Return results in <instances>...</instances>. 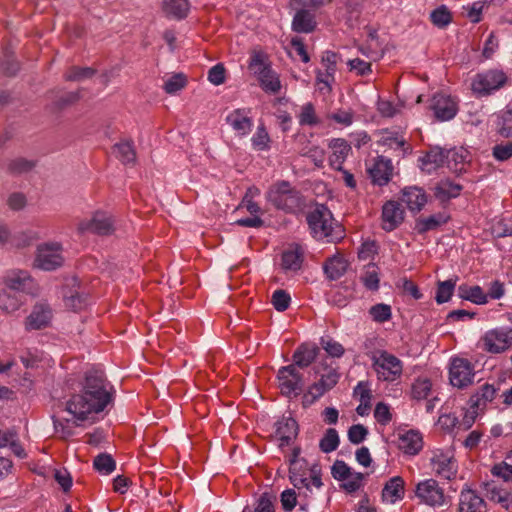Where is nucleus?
<instances>
[{
  "instance_id": "nucleus-39",
  "label": "nucleus",
  "mask_w": 512,
  "mask_h": 512,
  "mask_svg": "<svg viewBox=\"0 0 512 512\" xmlns=\"http://www.w3.org/2000/svg\"><path fill=\"white\" fill-rule=\"evenodd\" d=\"M39 239L37 232L33 230L19 231L12 234V248H25Z\"/></svg>"
},
{
  "instance_id": "nucleus-61",
  "label": "nucleus",
  "mask_w": 512,
  "mask_h": 512,
  "mask_svg": "<svg viewBox=\"0 0 512 512\" xmlns=\"http://www.w3.org/2000/svg\"><path fill=\"white\" fill-rule=\"evenodd\" d=\"M329 119L343 126H350L353 123L354 112L352 110L339 109L328 116Z\"/></svg>"
},
{
  "instance_id": "nucleus-58",
  "label": "nucleus",
  "mask_w": 512,
  "mask_h": 512,
  "mask_svg": "<svg viewBox=\"0 0 512 512\" xmlns=\"http://www.w3.org/2000/svg\"><path fill=\"white\" fill-rule=\"evenodd\" d=\"M491 473L493 476L503 479L504 484H508L509 481H512V464L507 462L496 464L491 469Z\"/></svg>"
},
{
  "instance_id": "nucleus-22",
  "label": "nucleus",
  "mask_w": 512,
  "mask_h": 512,
  "mask_svg": "<svg viewBox=\"0 0 512 512\" xmlns=\"http://www.w3.org/2000/svg\"><path fill=\"white\" fill-rule=\"evenodd\" d=\"M52 312L49 306L37 304L25 321L26 330H39L47 327L51 321Z\"/></svg>"
},
{
  "instance_id": "nucleus-45",
  "label": "nucleus",
  "mask_w": 512,
  "mask_h": 512,
  "mask_svg": "<svg viewBox=\"0 0 512 512\" xmlns=\"http://www.w3.org/2000/svg\"><path fill=\"white\" fill-rule=\"evenodd\" d=\"M298 120L301 126H314L320 122L312 103H306L301 107Z\"/></svg>"
},
{
  "instance_id": "nucleus-35",
  "label": "nucleus",
  "mask_w": 512,
  "mask_h": 512,
  "mask_svg": "<svg viewBox=\"0 0 512 512\" xmlns=\"http://www.w3.org/2000/svg\"><path fill=\"white\" fill-rule=\"evenodd\" d=\"M303 261V255L298 246L290 248L283 252L282 266L285 270L296 271L300 269Z\"/></svg>"
},
{
  "instance_id": "nucleus-20",
  "label": "nucleus",
  "mask_w": 512,
  "mask_h": 512,
  "mask_svg": "<svg viewBox=\"0 0 512 512\" xmlns=\"http://www.w3.org/2000/svg\"><path fill=\"white\" fill-rule=\"evenodd\" d=\"M249 114V109H235L227 115L226 122L239 136H246L253 127V121Z\"/></svg>"
},
{
  "instance_id": "nucleus-55",
  "label": "nucleus",
  "mask_w": 512,
  "mask_h": 512,
  "mask_svg": "<svg viewBox=\"0 0 512 512\" xmlns=\"http://www.w3.org/2000/svg\"><path fill=\"white\" fill-rule=\"evenodd\" d=\"M327 391H329V389L326 388V386L319 380L309 387L307 393L304 395V402L312 404L322 397Z\"/></svg>"
},
{
  "instance_id": "nucleus-54",
  "label": "nucleus",
  "mask_w": 512,
  "mask_h": 512,
  "mask_svg": "<svg viewBox=\"0 0 512 512\" xmlns=\"http://www.w3.org/2000/svg\"><path fill=\"white\" fill-rule=\"evenodd\" d=\"M187 80L183 74L171 76L164 84V90L168 94H174L186 86Z\"/></svg>"
},
{
  "instance_id": "nucleus-23",
  "label": "nucleus",
  "mask_w": 512,
  "mask_h": 512,
  "mask_svg": "<svg viewBox=\"0 0 512 512\" xmlns=\"http://www.w3.org/2000/svg\"><path fill=\"white\" fill-rule=\"evenodd\" d=\"M405 482L402 477L394 476L390 478L382 489V501L388 504H394L404 498Z\"/></svg>"
},
{
  "instance_id": "nucleus-24",
  "label": "nucleus",
  "mask_w": 512,
  "mask_h": 512,
  "mask_svg": "<svg viewBox=\"0 0 512 512\" xmlns=\"http://www.w3.org/2000/svg\"><path fill=\"white\" fill-rule=\"evenodd\" d=\"M329 148L332 151L329 156V165L335 170H341L343 163L351 152V146L345 139L336 138L329 142Z\"/></svg>"
},
{
  "instance_id": "nucleus-38",
  "label": "nucleus",
  "mask_w": 512,
  "mask_h": 512,
  "mask_svg": "<svg viewBox=\"0 0 512 512\" xmlns=\"http://www.w3.org/2000/svg\"><path fill=\"white\" fill-rule=\"evenodd\" d=\"M462 187L450 180H442L436 186V196L441 200L457 197Z\"/></svg>"
},
{
  "instance_id": "nucleus-7",
  "label": "nucleus",
  "mask_w": 512,
  "mask_h": 512,
  "mask_svg": "<svg viewBox=\"0 0 512 512\" xmlns=\"http://www.w3.org/2000/svg\"><path fill=\"white\" fill-rule=\"evenodd\" d=\"M64 262L62 255V246L57 242H48L40 244L37 247V253L34 260V266L51 271L60 267Z\"/></svg>"
},
{
  "instance_id": "nucleus-30",
  "label": "nucleus",
  "mask_w": 512,
  "mask_h": 512,
  "mask_svg": "<svg viewBox=\"0 0 512 512\" xmlns=\"http://www.w3.org/2000/svg\"><path fill=\"white\" fill-rule=\"evenodd\" d=\"M190 4L188 0H164L163 11L166 16L180 20L188 15Z\"/></svg>"
},
{
  "instance_id": "nucleus-3",
  "label": "nucleus",
  "mask_w": 512,
  "mask_h": 512,
  "mask_svg": "<svg viewBox=\"0 0 512 512\" xmlns=\"http://www.w3.org/2000/svg\"><path fill=\"white\" fill-rule=\"evenodd\" d=\"M266 199L275 208L288 213L296 212L303 204L300 192L287 181L274 183L267 191Z\"/></svg>"
},
{
  "instance_id": "nucleus-49",
  "label": "nucleus",
  "mask_w": 512,
  "mask_h": 512,
  "mask_svg": "<svg viewBox=\"0 0 512 512\" xmlns=\"http://www.w3.org/2000/svg\"><path fill=\"white\" fill-rule=\"evenodd\" d=\"M74 423V419L71 420H60L55 419L54 420V429L55 433L61 438V439H68L74 434V428L77 427Z\"/></svg>"
},
{
  "instance_id": "nucleus-6",
  "label": "nucleus",
  "mask_w": 512,
  "mask_h": 512,
  "mask_svg": "<svg viewBox=\"0 0 512 512\" xmlns=\"http://www.w3.org/2000/svg\"><path fill=\"white\" fill-rule=\"evenodd\" d=\"M414 495L420 504L431 507L442 506L445 502L444 489L433 478L419 481L415 485Z\"/></svg>"
},
{
  "instance_id": "nucleus-15",
  "label": "nucleus",
  "mask_w": 512,
  "mask_h": 512,
  "mask_svg": "<svg viewBox=\"0 0 512 512\" xmlns=\"http://www.w3.org/2000/svg\"><path fill=\"white\" fill-rule=\"evenodd\" d=\"M430 108L440 121H447L455 117L458 111L457 103L450 96L439 93L433 96Z\"/></svg>"
},
{
  "instance_id": "nucleus-29",
  "label": "nucleus",
  "mask_w": 512,
  "mask_h": 512,
  "mask_svg": "<svg viewBox=\"0 0 512 512\" xmlns=\"http://www.w3.org/2000/svg\"><path fill=\"white\" fill-rule=\"evenodd\" d=\"M347 261L339 255L328 258L324 264V272L330 280L339 279L347 270Z\"/></svg>"
},
{
  "instance_id": "nucleus-48",
  "label": "nucleus",
  "mask_w": 512,
  "mask_h": 512,
  "mask_svg": "<svg viewBox=\"0 0 512 512\" xmlns=\"http://www.w3.org/2000/svg\"><path fill=\"white\" fill-rule=\"evenodd\" d=\"M369 314L375 322L383 323L389 321L392 317L390 305L380 303L369 309Z\"/></svg>"
},
{
  "instance_id": "nucleus-18",
  "label": "nucleus",
  "mask_w": 512,
  "mask_h": 512,
  "mask_svg": "<svg viewBox=\"0 0 512 512\" xmlns=\"http://www.w3.org/2000/svg\"><path fill=\"white\" fill-rule=\"evenodd\" d=\"M393 166L390 159L384 156H378L368 167V173L374 184L379 186L386 185L392 176Z\"/></svg>"
},
{
  "instance_id": "nucleus-11",
  "label": "nucleus",
  "mask_w": 512,
  "mask_h": 512,
  "mask_svg": "<svg viewBox=\"0 0 512 512\" xmlns=\"http://www.w3.org/2000/svg\"><path fill=\"white\" fill-rule=\"evenodd\" d=\"M475 376L474 366L465 358L451 359L449 367L450 383L457 388H465L473 383Z\"/></svg>"
},
{
  "instance_id": "nucleus-27",
  "label": "nucleus",
  "mask_w": 512,
  "mask_h": 512,
  "mask_svg": "<svg viewBox=\"0 0 512 512\" xmlns=\"http://www.w3.org/2000/svg\"><path fill=\"white\" fill-rule=\"evenodd\" d=\"M318 351V347H316L315 345H300L293 354V365H295L296 368L308 367L317 357Z\"/></svg>"
},
{
  "instance_id": "nucleus-57",
  "label": "nucleus",
  "mask_w": 512,
  "mask_h": 512,
  "mask_svg": "<svg viewBox=\"0 0 512 512\" xmlns=\"http://www.w3.org/2000/svg\"><path fill=\"white\" fill-rule=\"evenodd\" d=\"M364 474L360 472L351 471V475L343 480L342 487L349 493H353L360 489L363 485Z\"/></svg>"
},
{
  "instance_id": "nucleus-40",
  "label": "nucleus",
  "mask_w": 512,
  "mask_h": 512,
  "mask_svg": "<svg viewBox=\"0 0 512 512\" xmlns=\"http://www.w3.org/2000/svg\"><path fill=\"white\" fill-rule=\"evenodd\" d=\"M21 306V301L12 290H3L0 293V309L12 313L18 310Z\"/></svg>"
},
{
  "instance_id": "nucleus-32",
  "label": "nucleus",
  "mask_w": 512,
  "mask_h": 512,
  "mask_svg": "<svg viewBox=\"0 0 512 512\" xmlns=\"http://www.w3.org/2000/svg\"><path fill=\"white\" fill-rule=\"evenodd\" d=\"M360 282L370 291L379 289L380 277L379 268L374 263L366 265L359 276Z\"/></svg>"
},
{
  "instance_id": "nucleus-5",
  "label": "nucleus",
  "mask_w": 512,
  "mask_h": 512,
  "mask_svg": "<svg viewBox=\"0 0 512 512\" xmlns=\"http://www.w3.org/2000/svg\"><path fill=\"white\" fill-rule=\"evenodd\" d=\"M250 70L257 77L261 88L271 94H276L281 89L279 77L270 66L265 64L261 54H254L249 64Z\"/></svg>"
},
{
  "instance_id": "nucleus-41",
  "label": "nucleus",
  "mask_w": 512,
  "mask_h": 512,
  "mask_svg": "<svg viewBox=\"0 0 512 512\" xmlns=\"http://www.w3.org/2000/svg\"><path fill=\"white\" fill-rule=\"evenodd\" d=\"M252 146L257 151H267L270 149L271 139L263 124L257 127L256 132L251 138Z\"/></svg>"
},
{
  "instance_id": "nucleus-36",
  "label": "nucleus",
  "mask_w": 512,
  "mask_h": 512,
  "mask_svg": "<svg viewBox=\"0 0 512 512\" xmlns=\"http://www.w3.org/2000/svg\"><path fill=\"white\" fill-rule=\"evenodd\" d=\"M113 153L124 164L133 163L136 152L132 141H122L113 146Z\"/></svg>"
},
{
  "instance_id": "nucleus-19",
  "label": "nucleus",
  "mask_w": 512,
  "mask_h": 512,
  "mask_svg": "<svg viewBox=\"0 0 512 512\" xmlns=\"http://www.w3.org/2000/svg\"><path fill=\"white\" fill-rule=\"evenodd\" d=\"M404 209L401 204L396 201H388L382 208V228L385 231H393L404 220Z\"/></svg>"
},
{
  "instance_id": "nucleus-44",
  "label": "nucleus",
  "mask_w": 512,
  "mask_h": 512,
  "mask_svg": "<svg viewBox=\"0 0 512 512\" xmlns=\"http://www.w3.org/2000/svg\"><path fill=\"white\" fill-rule=\"evenodd\" d=\"M93 466L99 473L108 475L115 470L116 463L111 455L102 453L95 457Z\"/></svg>"
},
{
  "instance_id": "nucleus-50",
  "label": "nucleus",
  "mask_w": 512,
  "mask_h": 512,
  "mask_svg": "<svg viewBox=\"0 0 512 512\" xmlns=\"http://www.w3.org/2000/svg\"><path fill=\"white\" fill-rule=\"evenodd\" d=\"M320 344L322 348L330 355L331 357L340 358L344 352L345 349L339 342L335 341L331 337H322L320 340Z\"/></svg>"
},
{
  "instance_id": "nucleus-46",
  "label": "nucleus",
  "mask_w": 512,
  "mask_h": 512,
  "mask_svg": "<svg viewBox=\"0 0 512 512\" xmlns=\"http://www.w3.org/2000/svg\"><path fill=\"white\" fill-rule=\"evenodd\" d=\"M430 20L435 26L444 28L452 21V14L446 6L442 5L431 12Z\"/></svg>"
},
{
  "instance_id": "nucleus-12",
  "label": "nucleus",
  "mask_w": 512,
  "mask_h": 512,
  "mask_svg": "<svg viewBox=\"0 0 512 512\" xmlns=\"http://www.w3.org/2000/svg\"><path fill=\"white\" fill-rule=\"evenodd\" d=\"M430 464L440 477L451 480L457 474V461L452 450L436 449L432 451Z\"/></svg>"
},
{
  "instance_id": "nucleus-51",
  "label": "nucleus",
  "mask_w": 512,
  "mask_h": 512,
  "mask_svg": "<svg viewBox=\"0 0 512 512\" xmlns=\"http://www.w3.org/2000/svg\"><path fill=\"white\" fill-rule=\"evenodd\" d=\"M95 70L90 67H71L65 74V79L69 81H82L91 78Z\"/></svg>"
},
{
  "instance_id": "nucleus-1",
  "label": "nucleus",
  "mask_w": 512,
  "mask_h": 512,
  "mask_svg": "<svg viewBox=\"0 0 512 512\" xmlns=\"http://www.w3.org/2000/svg\"><path fill=\"white\" fill-rule=\"evenodd\" d=\"M102 372H89L86 375L83 389L70 397L66 402V411L80 425L84 421L94 419L111 402L112 395Z\"/></svg>"
},
{
  "instance_id": "nucleus-56",
  "label": "nucleus",
  "mask_w": 512,
  "mask_h": 512,
  "mask_svg": "<svg viewBox=\"0 0 512 512\" xmlns=\"http://www.w3.org/2000/svg\"><path fill=\"white\" fill-rule=\"evenodd\" d=\"M454 287L455 282L452 280L439 283L435 298L437 303L442 304L447 302L453 294Z\"/></svg>"
},
{
  "instance_id": "nucleus-17",
  "label": "nucleus",
  "mask_w": 512,
  "mask_h": 512,
  "mask_svg": "<svg viewBox=\"0 0 512 512\" xmlns=\"http://www.w3.org/2000/svg\"><path fill=\"white\" fill-rule=\"evenodd\" d=\"M275 437L279 441V448L284 449L292 445L298 435V424L292 417H282L275 423Z\"/></svg>"
},
{
  "instance_id": "nucleus-47",
  "label": "nucleus",
  "mask_w": 512,
  "mask_h": 512,
  "mask_svg": "<svg viewBox=\"0 0 512 512\" xmlns=\"http://www.w3.org/2000/svg\"><path fill=\"white\" fill-rule=\"evenodd\" d=\"M339 446V436L334 428H329L319 443L321 451L330 453Z\"/></svg>"
},
{
  "instance_id": "nucleus-21",
  "label": "nucleus",
  "mask_w": 512,
  "mask_h": 512,
  "mask_svg": "<svg viewBox=\"0 0 512 512\" xmlns=\"http://www.w3.org/2000/svg\"><path fill=\"white\" fill-rule=\"evenodd\" d=\"M458 512H487L484 499L472 489L462 490L459 495Z\"/></svg>"
},
{
  "instance_id": "nucleus-52",
  "label": "nucleus",
  "mask_w": 512,
  "mask_h": 512,
  "mask_svg": "<svg viewBox=\"0 0 512 512\" xmlns=\"http://www.w3.org/2000/svg\"><path fill=\"white\" fill-rule=\"evenodd\" d=\"M491 233L497 238L512 236V219H502L495 222L491 227Z\"/></svg>"
},
{
  "instance_id": "nucleus-42",
  "label": "nucleus",
  "mask_w": 512,
  "mask_h": 512,
  "mask_svg": "<svg viewBox=\"0 0 512 512\" xmlns=\"http://www.w3.org/2000/svg\"><path fill=\"white\" fill-rule=\"evenodd\" d=\"M443 223H446V218L443 215H431L425 218H420L416 223V229L422 234L436 229Z\"/></svg>"
},
{
  "instance_id": "nucleus-37",
  "label": "nucleus",
  "mask_w": 512,
  "mask_h": 512,
  "mask_svg": "<svg viewBox=\"0 0 512 512\" xmlns=\"http://www.w3.org/2000/svg\"><path fill=\"white\" fill-rule=\"evenodd\" d=\"M459 295L461 298L469 300L475 304H485L487 302V295L483 292L480 286H460Z\"/></svg>"
},
{
  "instance_id": "nucleus-26",
  "label": "nucleus",
  "mask_w": 512,
  "mask_h": 512,
  "mask_svg": "<svg viewBox=\"0 0 512 512\" xmlns=\"http://www.w3.org/2000/svg\"><path fill=\"white\" fill-rule=\"evenodd\" d=\"M399 449L405 454L416 455L423 447L422 436L419 432L410 430L399 436Z\"/></svg>"
},
{
  "instance_id": "nucleus-10",
  "label": "nucleus",
  "mask_w": 512,
  "mask_h": 512,
  "mask_svg": "<svg viewBox=\"0 0 512 512\" xmlns=\"http://www.w3.org/2000/svg\"><path fill=\"white\" fill-rule=\"evenodd\" d=\"M507 82L506 74L497 69L478 73L472 82V90L479 95H488L499 90Z\"/></svg>"
},
{
  "instance_id": "nucleus-34",
  "label": "nucleus",
  "mask_w": 512,
  "mask_h": 512,
  "mask_svg": "<svg viewBox=\"0 0 512 512\" xmlns=\"http://www.w3.org/2000/svg\"><path fill=\"white\" fill-rule=\"evenodd\" d=\"M465 151H461L458 153L455 150H450L448 152H444L443 150H433L425 156V160L427 163H434L436 166H440L443 164L445 158H452L456 162L458 158H460V162H464L466 156H464Z\"/></svg>"
},
{
  "instance_id": "nucleus-4",
  "label": "nucleus",
  "mask_w": 512,
  "mask_h": 512,
  "mask_svg": "<svg viewBox=\"0 0 512 512\" xmlns=\"http://www.w3.org/2000/svg\"><path fill=\"white\" fill-rule=\"evenodd\" d=\"M371 361L378 380L394 382L402 376V361L385 350L375 351Z\"/></svg>"
},
{
  "instance_id": "nucleus-59",
  "label": "nucleus",
  "mask_w": 512,
  "mask_h": 512,
  "mask_svg": "<svg viewBox=\"0 0 512 512\" xmlns=\"http://www.w3.org/2000/svg\"><path fill=\"white\" fill-rule=\"evenodd\" d=\"M469 408L465 410L463 414V418L461 422L459 423L460 426H462L464 429H468L472 426V424L475 422L479 411H482L483 409L481 407L473 406L470 401L468 402Z\"/></svg>"
},
{
  "instance_id": "nucleus-33",
  "label": "nucleus",
  "mask_w": 512,
  "mask_h": 512,
  "mask_svg": "<svg viewBox=\"0 0 512 512\" xmlns=\"http://www.w3.org/2000/svg\"><path fill=\"white\" fill-rule=\"evenodd\" d=\"M498 388L491 384H484L477 393L470 397L473 406L481 407L483 410L487 403L492 402L497 394Z\"/></svg>"
},
{
  "instance_id": "nucleus-25",
  "label": "nucleus",
  "mask_w": 512,
  "mask_h": 512,
  "mask_svg": "<svg viewBox=\"0 0 512 512\" xmlns=\"http://www.w3.org/2000/svg\"><path fill=\"white\" fill-rule=\"evenodd\" d=\"M317 27L315 14L301 8L296 11L292 20V30L297 33H311Z\"/></svg>"
},
{
  "instance_id": "nucleus-63",
  "label": "nucleus",
  "mask_w": 512,
  "mask_h": 512,
  "mask_svg": "<svg viewBox=\"0 0 512 512\" xmlns=\"http://www.w3.org/2000/svg\"><path fill=\"white\" fill-rule=\"evenodd\" d=\"M374 417L380 424H388L392 419L389 406L383 402L378 403L374 410Z\"/></svg>"
},
{
  "instance_id": "nucleus-14",
  "label": "nucleus",
  "mask_w": 512,
  "mask_h": 512,
  "mask_svg": "<svg viewBox=\"0 0 512 512\" xmlns=\"http://www.w3.org/2000/svg\"><path fill=\"white\" fill-rule=\"evenodd\" d=\"M486 497L501 507L508 509L512 505V488L508 484L500 483L498 480H491L484 483Z\"/></svg>"
},
{
  "instance_id": "nucleus-9",
  "label": "nucleus",
  "mask_w": 512,
  "mask_h": 512,
  "mask_svg": "<svg viewBox=\"0 0 512 512\" xmlns=\"http://www.w3.org/2000/svg\"><path fill=\"white\" fill-rule=\"evenodd\" d=\"M480 342L482 348L492 354H500L512 347V328L498 327L487 331Z\"/></svg>"
},
{
  "instance_id": "nucleus-53",
  "label": "nucleus",
  "mask_w": 512,
  "mask_h": 512,
  "mask_svg": "<svg viewBox=\"0 0 512 512\" xmlns=\"http://www.w3.org/2000/svg\"><path fill=\"white\" fill-rule=\"evenodd\" d=\"M290 301V295L284 290H276L272 294L271 302L274 308L279 312L287 310L290 305Z\"/></svg>"
},
{
  "instance_id": "nucleus-2",
  "label": "nucleus",
  "mask_w": 512,
  "mask_h": 512,
  "mask_svg": "<svg viewBox=\"0 0 512 512\" xmlns=\"http://www.w3.org/2000/svg\"><path fill=\"white\" fill-rule=\"evenodd\" d=\"M307 222L316 239L336 242L343 237L342 227L334 221L332 213L324 205L317 206L310 212Z\"/></svg>"
},
{
  "instance_id": "nucleus-64",
  "label": "nucleus",
  "mask_w": 512,
  "mask_h": 512,
  "mask_svg": "<svg viewBox=\"0 0 512 512\" xmlns=\"http://www.w3.org/2000/svg\"><path fill=\"white\" fill-rule=\"evenodd\" d=\"M499 132L504 137H512V109L503 113Z\"/></svg>"
},
{
  "instance_id": "nucleus-43",
  "label": "nucleus",
  "mask_w": 512,
  "mask_h": 512,
  "mask_svg": "<svg viewBox=\"0 0 512 512\" xmlns=\"http://www.w3.org/2000/svg\"><path fill=\"white\" fill-rule=\"evenodd\" d=\"M432 383L427 378H419L415 380L411 388V396L416 400L427 399L430 395Z\"/></svg>"
},
{
  "instance_id": "nucleus-13",
  "label": "nucleus",
  "mask_w": 512,
  "mask_h": 512,
  "mask_svg": "<svg viewBox=\"0 0 512 512\" xmlns=\"http://www.w3.org/2000/svg\"><path fill=\"white\" fill-rule=\"evenodd\" d=\"M78 230L82 233L91 232L99 235H107L113 230V221L108 214L96 212L91 219L82 220L78 224Z\"/></svg>"
},
{
  "instance_id": "nucleus-60",
  "label": "nucleus",
  "mask_w": 512,
  "mask_h": 512,
  "mask_svg": "<svg viewBox=\"0 0 512 512\" xmlns=\"http://www.w3.org/2000/svg\"><path fill=\"white\" fill-rule=\"evenodd\" d=\"M368 430L361 424L352 425L348 430V439L353 444H360L364 441Z\"/></svg>"
},
{
  "instance_id": "nucleus-31",
  "label": "nucleus",
  "mask_w": 512,
  "mask_h": 512,
  "mask_svg": "<svg viewBox=\"0 0 512 512\" xmlns=\"http://www.w3.org/2000/svg\"><path fill=\"white\" fill-rule=\"evenodd\" d=\"M4 282L6 287L12 291H23L32 282V279L27 271H12L5 278Z\"/></svg>"
},
{
  "instance_id": "nucleus-28",
  "label": "nucleus",
  "mask_w": 512,
  "mask_h": 512,
  "mask_svg": "<svg viewBox=\"0 0 512 512\" xmlns=\"http://www.w3.org/2000/svg\"><path fill=\"white\" fill-rule=\"evenodd\" d=\"M402 201L412 211H420L427 202L424 191L417 187L405 188L402 193Z\"/></svg>"
},
{
  "instance_id": "nucleus-62",
  "label": "nucleus",
  "mask_w": 512,
  "mask_h": 512,
  "mask_svg": "<svg viewBox=\"0 0 512 512\" xmlns=\"http://www.w3.org/2000/svg\"><path fill=\"white\" fill-rule=\"evenodd\" d=\"M337 54L332 51H325L322 55L321 62L325 67V73L334 76L336 72Z\"/></svg>"
},
{
  "instance_id": "nucleus-8",
  "label": "nucleus",
  "mask_w": 512,
  "mask_h": 512,
  "mask_svg": "<svg viewBox=\"0 0 512 512\" xmlns=\"http://www.w3.org/2000/svg\"><path fill=\"white\" fill-rule=\"evenodd\" d=\"M277 380L281 394L288 398L297 397L303 390V378L295 365L281 367L277 373Z\"/></svg>"
},
{
  "instance_id": "nucleus-16",
  "label": "nucleus",
  "mask_w": 512,
  "mask_h": 512,
  "mask_svg": "<svg viewBox=\"0 0 512 512\" xmlns=\"http://www.w3.org/2000/svg\"><path fill=\"white\" fill-rule=\"evenodd\" d=\"M62 294L65 306L73 311L82 310L88 305V294L81 290L76 279H71V285L67 284Z\"/></svg>"
}]
</instances>
